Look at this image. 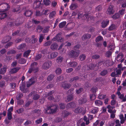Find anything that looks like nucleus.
I'll return each instance as SVG.
<instances>
[{"instance_id":"obj_18","label":"nucleus","mask_w":126,"mask_h":126,"mask_svg":"<svg viewBox=\"0 0 126 126\" xmlns=\"http://www.w3.org/2000/svg\"><path fill=\"white\" fill-rule=\"evenodd\" d=\"M62 87L64 89L69 88L71 86V85L70 83H66L64 82H62L61 84Z\"/></svg>"},{"instance_id":"obj_28","label":"nucleus","mask_w":126,"mask_h":126,"mask_svg":"<svg viewBox=\"0 0 126 126\" xmlns=\"http://www.w3.org/2000/svg\"><path fill=\"white\" fill-rule=\"evenodd\" d=\"M87 101V99L86 98L80 99L79 100V104H82L85 103Z\"/></svg>"},{"instance_id":"obj_37","label":"nucleus","mask_w":126,"mask_h":126,"mask_svg":"<svg viewBox=\"0 0 126 126\" xmlns=\"http://www.w3.org/2000/svg\"><path fill=\"white\" fill-rule=\"evenodd\" d=\"M54 77L55 76L54 75L51 74L48 76L47 78V80L48 81H51L54 78Z\"/></svg>"},{"instance_id":"obj_3","label":"nucleus","mask_w":126,"mask_h":126,"mask_svg":"<svg viewBox=\"0 0 126 126\" xmlns=\"http://www.w3.org/2000/svg\"><path fill=\"white\" fill-rule=\"evenodd\" d=\"M80 52L79 50H71L69 53V56L70 58H75L79 56Z\"/></svg>"},{"instance_id":"obj_30","label":"nucleus","mask_w":126,"mask_h":126,"mask_svg":"<svg viewBox=\"0 0 126 126\" xmlns=\"http://www.w3.org/2000/svg\"><path fill=\"white\" fill-rule=\"evenodd\" d=\"M31 50L30 49H28L25 51L23 54V56L27 58L29 55Z\"/></svg>"},{"instance_id":"obj_7","label":"nucleus","mask_w":126,"mask_h":126,"mask_svg":"<svg viewBox=\"0 0 126 126\" xmlns=\"http://www.w3.org/2000/svg\"><path fill=\"white\" fill-rule=\"evenodd\" d=\"M41 1H42V0H36L33 3V8L36 9L39 8L41 4Z\"/></svg>"},{"instance_id":"obj_27","label":"nucleus","mask_w":126,"mask_h":126,"mask_svg":"<svg viewBox=\"0 0 126 126\" xmlns=\"http://www.w3.org/2000/svg\"><path fill=\"white\" fill-rule=\"evenodd\" d=\"M79 78V77L76 76L74 77L73 78H70L69 80V82L70 83L72 82L73 81L76 82L78 80Z\"/></svg>"},{"instance_id":"obj_24","label":"nucleus","mask_w":126,"mask_h":126,"mask_svg":"<svg viewBox=\"0 0 126 126\" xmlns=\"http://www.w3.org/2000/svg\"><path fill=\"white\" fill-rule=\"evenodd\" d=\"M84 108L81 107H78L75 110L74 112L76 113H79L83 110Z\"/></svg>"},{"instance_id":"obj_29","label":"nucleus","mask_w":126,"mask_h":126,"mask_svg":"<svg viewBox=\"0 0 126 126\" xmlns=\"http://www.w3.org/2000/svg\"><path fill=\"white\" fill-rule=\"evenodd\" d=\"M94 103L95 105L98 106H101L103 103L102 101L99 100H96Z\"/></svg>"},{"instance_id":"obj_2","label":"nucleus","mask_w":126,"mask_h":126,"mask_svg":"<svg viewBox=\"0 0 126 126\" xmlns=\"http://www.w3.org/2000/svg\"><path fill=\"white\" fill-rule=\"evenodd\" d=\"M37 65L38 63L36 62H34L32 63L28 72L29 74H31L33 72L34 73L37 72L38 71V68L37 66Z\"/></svg>"},{"instance_id":"obj_33","label":"nucleus","mask_w":126,"mask_h":126,"mask_svg":"<svg viewBox=\"0 0 126 126\" xmlns=\"http://www.w3.org/2000/svg\"><path fill=\"white\" fill-rule=\"evenodd\" d=\"M120 17V15L119 13H115L112 16V17L113 19L116 20L118 19Z\"/></svg>"},{"instance_id":"obj_61","label":"nucleus","mask_w":126,"mask_h":126,"mask_svg":"<svg viewBox=\"0 0 126 126\" xmlns=\"http://www.w3.org/2000/svg\"><path fill=\"white\" fill-rule=\"evenodd\" d=\"M42 15V13L40 11H36V16H40Z\"/></svg>"},{"instance_id":"obj_63","label":"nucleus","mask_w":126,"mask_h":126,"mask_svg":"<svg viewBox=\"0 0 126 126\" xmlns=\"http://www.w3.org/2000/svg\"><path fill=\"white\" fill-rule=\"evenodd\" d=\"M42 121V119L41 118H40L39 119L35 121V123L37 124H38L41 123Z\"/></svg>"},{"instance_id":"obj_57","label":"nucleus","mask_w":126,"mask_h":126,"mask_svg":"<svg viewBox=\"0 0 126 126\" xmlns=\"http://www.w3.org/2000/svg\"><path fill=\"white\" fill-rule=\"evenodd\" d=\"M5 82L4 81H1L0 82V87L3 88L5 86Z\"/></svg>"},{"instance_id":"obj_52","label":"nucleus","mask_w":126,"mask_h":126,"mask_svg":"<svg viewBox=\"0 0 126 126\" xmlns=\"http://www.w3.org/2000/svg\"><path fill=\"white\" fill-rule=\"evenodd\" d=\"M125 9H121L119 11L118 13H119L120 15H123L125 14Z\"/></svg>"},{"instance_id":"obj_51","label":"nucleus","mask_w":126,"mask_h":126,"mask_svg":"<svg viewBox=\"0 0 126 126\" xmlns=\"http://www.w3.org/2000/svg\"><path fill=\"white\" fill-rule=\"evenodd\" d=\"M100 57V56L96 54H95L93 55L92 56V59L95 60H97Z\"/></svg>"},{"instance_id":"obj_56","label":"nucleus","mask_w":126,"mask_h":126,"mask_svg":"<svg viewBox=\"0 0 126 126\" xmlns=\"http://www.w3.org/2000/svg\"><path fill=\"white\" fill-rule=\"evenodd\" d=\"M32 123V121H31L27 120L24 123V125L25 126H27Z\"/></svg>"},{"instance_id":"obj_60","label":"nucleus","mask_w":126,"mask_h":126,"mask_svg":"<svg viewBox=\"0 0 126 126\" xmlns=\"http://www.w3.org/2000/svg\"><path fill=\"white\" fill-rule=\"evenodd\" d=\"M63 114L64 115V117H65L70 114L71 113L70 112H68L67 111H64Z\"/></svg>"},{"instance_id":"obj_31","label":"nucleus","mask_w":126,"mask_h":126,"mask_svg":"<svg viewBox=\"0 0 126 126\" xmlns=\"http://www.w3.org/2000/svg\"><path fill=\"white\" fill-rule=\"evenodd\" d=\"M7 69L5 67L0 69V74H4L6 72Z\"/></svg>"},{"instance_id":"obj_8","label":"nucleus","mask_w":126,"mask_h":126,"mask_svg":"<svg viewBox=\"0 0 126 126\" xmlns=\"http://www.w3.org/2000/svg\"><path fill=\"white\" fill-rule=\"evenodd\" d=\"M23 22L22 18L20 17L17 18L15 21V26H19L22 24Z\"/></svg>"},{"instance_id":"obj_55","label":"nucleus","mask_w":126,"mask_h":126,"mask_svg":"<svg viewBox=\"0 0 126 126\" xmlns=\"http://www.w3.org/2000/svg\"><path fill=\"white\" fill-rule=\"evenodd\" d=\"M62 71V69L61 68H58L56 70V73L57 74H60L61 73Z\"/></svg>"},{"instance_id":"obj_41","label":"nucleus","mask_w":126,"mask_h":126,"mask_svg":"<svg viewBox=\"0 0 126 126\" xmlns=\"http://www.w3.org/2000/svg\"><path fill=\"white\" fill-rule=\"evenodd\" d=\"M86 58V56L84 54H83L80 55L79 58L81 61H83Z\"/></svg>"},{"instance_id":"obj_20","label":"nucleus","mask_w":126,"mask_h":126,"mask_svg":"<svg viewBox=\"0 0 126 126\" xmlns=\"http://www.w3.org/2000/svg\"><path fill=\"white\" fill-rule=\"evenodd\" d=\"M32 12L28 10H26L24 13V15L26 16L29 17L32 14Z\"/></svg>"},{"instance_id":"obj_10","label":"nucleus","mask_w":126,"mask_h":126,"mask_svg":"<svg viewBox=\"0 0 126 126\" xmlns=\"http://www.w3.org/2000/svg\"><path fill=\"white\" fill-rule=\"evenodd\" d=\"M78 64V63L75 61L70 62L68 64V66L70 67H75Z\"/></svg>"},{"instance_id":"obj_11","label":"nucleus","mask_w":126,"mask_h":126,"mask_svg":"<svg viewBox=\"0 0 126 126\" xmlns=\"http://www.w3.org/2000/svg\"><path fill=\"white\" fill-rule=\"evenodd\" d=\"M113 6L110 5L109 6L107 10L108 13L109 15L112 14L114 13V11L113 9Z\"/></svg>"},{"instance_id":"obj_53","label":"nucleus","mask_w":126,"mask_h":126,"mask_svg":"<svg viewBox=\"0 0 126 126\" xmlns=\"http://www.w3.org/2000/svg\"><path fill=\"white\" fill-rule=\"evenodd\" d=\"M20 7L17 6V7L16 8H14L13 9L12 11L14 12H18L20 9Z\"/></svg>"},{"instance_id":"obj_35","label":"nucleus","mask_w":126,"mask_h":126,"mask_svg":"<svg viewBox=\"0 0 126 126\" xmlns=\"http://www.w3.org/2000/svg\"><path fill=\"white\" fill-rule=\"evenodd\" d=\"M43 2L44 5L47 6H49L51 3V1L49 0H43Z\"/></svg>"},{"instance_id":"obj_12","label":"nucleus","mask_w":126,"mask_h":126,"mask_svg":"<svg viewBox=\"0 0 126 126\" xmlns=\"http://www.w3.org/2000/svg\"><path fill=\"white\" fill-rule=\"evenodd\" d=\"M35 82V81L34 80V79L33 78H32L29 79V80L28 83L26 85V86L27 87H29L31 86Z\"/></svg>"},{"instance_id":"obj_59","label":"nucleus","mask_w":126,"mask_h":126,"mask_svg":"<svg viewBox=\"0 0 126 126\" xmlns=\"http://www.w3.org/2000/svg\"><path fill=\"white\" fill-rule=\"evenodd\" d=\"M102 8V6L100 5H99L96 7L95 11H100L101 10Z\"/></svg>"},{"instance_id":"obj_19","label":"nucleus","mask_w":126,"mask_h":126,"mask_svg":"<svg viewBox=\"0 0 126 126\" xmlns=\"http://www.w3.org/2000/svg\"><path fill=\"white\" fill-rule=\"evenodd\" d=\"M76 106V104L74 102H72L68 103L67 105L66 108H73Z\"/></svg>"},{"instance_id":"obj_54","label":"nucleus","mask_w":126,"mask_h":126,"mask_svg":"<svg viewBox=\"0 0 126 126\" xmlns=\"http://www.w3.org/2000/svg\"><path fill=\"white\" fill-rule=\"evenodd\" d=\"M106 96V94H100L98 96V97L99 99H102L105 98Z\"/></svg>"},{"instance_id":"obj_26","label":"nucleus","mask_w":126,"mask_h":126,"mask_svg":"<svg viewBox=\"0 0 126 126\" xmlns=\"http://www.w3.org/2000/svg\"><path fill=\"white\" fill-rule=\"evenodd\" d=\"M98 108L97 107L92 108L89 111V113L93 114L96 113L98 111Z\"/></svg>"},{"instance_id":"obj_58","label":"nucleus","mask_w":126,"mask_h":126,"mask_svg":"<svg viewBox=\"0 0 126 126\" xmlns=\"http://www.w3.org/2000/svg\"><path fill=\"white\" fill-rule=\"evenodd\" d=\"M32 22L33 23L35 24H38L40 23V21L34 19H32Z\"/></svg>"},{"instance_id":"obj_23","label":"nucleus","mask_w":126,"mask_h":126,"mask_svg":"<svg viewBox=\"0 0 126 126\" xmlns=\"http://www.w3.org/2000/svg\"><path fill=\"white\" fill-rule=\"evenodd\" d=\"M78 7V4L75 3H72L69 7L70 9L71 10H74Z\"/></svg>"},{"instance_id":"obj_44","label":"nucleus","mask_w":126,"mask_h":126,"mask_svg":"<svg viewBox=\"0 0 126 126\" xmlns=\"http://www.w3.org/2000/svg\"><path fill=\"white\" fill-rule=\"evenodd\" d=\"M7 16L6 14L5 13H2L0 14V19H4Z\"/></svg>"},{"instance_id":"obj_17","label":"nucleus","mask_w":126,"mask_h":126,"mask_svg":"<svg viewBox=\"0 0 126 126\" xmlns=\"http://www.w3.org/2000/svg\"><path fill=\"white\" fill-rule=\"evenodd\" d=\"M118 3L121 4V7L122 8L126 7V0H119L117 1Z\"/></svg>"},{"instance_id":"obj_13","label":"nucleus","mask_w":126,"mask_h":126,"mask_svg":"<svg viewBox=\"0 0 126 126\" xmlns=\"http://www.w3.org/2000/svg\"><path fill=\"white\" fill-rule=\"evenodd\" d=\"M36 92L35 91L31 92L30 93L31 95H33V99L34 100H37L39 99L40 97V96L37 94H35Z\"/></svg>"},{"instance_id":"obj_42","label":"nucleus","mask_w":126,"mask_h":126,"mask_svg":"<svg viewBox=\"0 0 126 126\" xmlns=\"http://www.w3.org/2000/svg\"><path fill=\"white\" fill-rule=\"evenodd\" d=\"M124 56V54L122 53L121 52L117 56V59L118 60H120Z\"/></svg>"},{"instance_id":"obj_64","label":"nucleus","mask_w":126,"mask_h":126,"mask_svg":"<svg viewBox=\"0 0 126 126\" xmlns=\"http://www.w3.org/2000/svg\"><path fill=\"white\" fill-rule=\"evenodd\" d=\"M13 44V43L12 42H9L5 46V48H7L9 47H10Z\"/></svg>"},{"instance_id":"obj_34","label":"nucleus","mask_w":126,"mask_h":126,"mask_svg":"<svg viewBox=\"0 0 126 126\" xmlns=\"http://www.w3.org/2000/svg\"><path fill=\"white\" fill-rule=\"evenodd\" d=\"M66 24V22L65 21H63L60 23L59 25V27L62 28L64 27Z\"/></svg>"},{"instance_id":"obj_45","label":"nucleus","mask_w":126,"mask_h":126,"mask_svg":"<svg viewBox=\"0 0 126 126\" xmlns=\"http://www.w3.org/2000/svg\"><path fill=\"white\" fill-rule=\"evenodd\" d=\"M116 26L115 25L113 24H112L109 27L108 30L109 31H112L115 28Z\"/></svg>"},{"instance_id":"obj_46","label":"nucleus","mask_w":126,"mask_h":126,"mask_svg":"<svg viewBox=\"0 0 126 126\" xmlns=\"http://www.w3.org/2000/svg\"><path fill=\"white\" fill-rule=\"evenodd\" d=\"M16 52V51L15 50L13 49H11L9 50L7 52V54L8 55L10 54H15Z\"/></svg>"},{"instance_id":"obj_32","label":"nucleus","mask_w":126,"mask_h":126,"mask_svg":"<svg viewBox=\"0 0 126 126\" xmlns=\"http://www.w3.org/2000/svg\"><path fill=\"white\" fill-rule=\"evenodd\" d=\"M64 59L63 57L62 56H60L57 58L56 61L58 63H61Z\"/></svg>"},{"instance_id":"obj_5","label":"nucleus","mask_w":126,"mask_h":126,"mask_svg":"<svg viewBox=\"0 0 126 126\" xmlns=\"http://www.w3.org/2000/svg\"><path fill=\"white\" fill-rule=\"evenodd\" d=\"M10 7L9 5L7 3H4L0 4V8L3 11L8 10Z\"/></svg>"},{"instance_id":"obj_22","label":"nucleus","mask_w":126,"mask_h":126,"mask_svg":"<svg viewBox=\"0 0 126 126\" xmlns=\"http://www.w3.org/2000/svg\"><path fill=\"white\" fill-rule=\"evenodd\" d=\"M11 37L9 36H6L2 40V43H7L11 40Z\"/></svg>"},{"instance_id":"obj_15","label":"nucleus","mask_w":126,"mask_h":126,"mask_svg":"<svg viewBox=\"0 0 126 126\" xmlns=\"http://www.w3.org/2000/svg\"><path fill=\"white\" fill-rule=\"evenodd\" d=\"M48 98V99L50 100H54V101L58 102L60 100V96H58L57 97H55V99L52 96H49Z\"/></svg>"},{"instance_id":"obj_36","label":"nucleus","mask_w":126,"mask_h":126,"mask_svg":"<svg viewBox=\"0 0 126 126\" xmlns=\"http://www.w3.org/2000/svg\"><path fill=\"white\" fill-rule=\"evenodd\" d=\"M26 46V44L25 43L21 44L19 45L17 47V49H23L25 48Z\"/></svg>"},{"instance_id":"obj_50","label":"nucleus","mask_w":126,"mask_h":126,"mask_svg":"<svg viewBox=\"0 0 126 126\" xmlns=\"http://www.w3.org/2000/svg\"><path fill=\"white\" fill-rule=\"evenodd\" d=\"M105 62V60L103 59L102 60L100 61L98 63V66L97 67H98V66H100L103 64H104Z\"/></svg>"},{"instance_id":"obj_62","label":"nucleus","mask_w":126,"mask_h":126,"mask_svg":"<svg viewBox=\"0 0 126 126\" xmlns=\"http://www.w3.org/2000/svg\"><path fill=\"white\" fill-rule=\"evenodd\" d=\"M42 28L40 26H38L36 28L37 31L38 32H40L42 31Z\"/></svg>"},{"instance_id":"obj_21","label":"nucleus","mask_w":126,"mask_h":126,"mask_svg":"<svg viewBox=\"0 0 126 126\" xmlns=\"http://www.w3.org/2000/svg\"><path fill=\"white\" fill-rule=\"evenodd\" d=\"M58 55V53L56 52H53L51 53L48 56L49 58L51 59L56 58Z\"/></svg>"},{"instance_id":"obj_40","label":"nucleus","mask_w":126,"mask_h":126,"mask_svg":"<svg viewBox=\"0 0 126 126\" xmlns=\"http://www.w3.org/2000/svg\"><path fill=\"white\" fill-rule=\"evenodd\" d=\"M108 73V71L107 70H104L101 71L100 74L102 76H104L106 75Z\"/></svg>"},{"instance_id":"obj_47","label":"nucleus","mask_w":126,"mask_h":126,"mask_svg":"<svg viewBox=\"0 0 126 126\" xmlns=\"http://www.w3.org/2000/svg\"><path fill=\"white\" fill-rule=\"evenodd\" d=\"M83 90V89L82 88H80L78 89H76V92L77 94L81 93Z\"/></svg>"},{"instance_id":"obj_6","label":"nucleus","mask_w":126,"mask_h":126,"mask_svg":"<svg viewBox=\"0 0 126 126\" xmlns=\"http://www.w3.org/2000/svg\"><path fill=\"white\" fill-rule=\"evenodd\" d=\"M90 70H93L96 71L98 70V67H97V65L96 64L91 63L88 66Z\"/></svg>"},{"instance_id":"obj_1","label":"nucleus","mask_w":126,"mask_h":126,"mask_svg":"<svg viewBox=\"0 0 126 126\" xmlns=\"http://www.w3.org/2000/svg\"><path fill=\"white\" fill-rule=\"evenodd\" d=\"M58 109V106L57 105L47 106L45 110L46 114H52L56 112Z\"/></svg>"},{"instance_id":"obj_25","label":"nucleus","mask_w":126,"mask_h":126,"mask_svg":"<svg viewBox=\"0 0 126 126\" xmlns=\"http://www.w3.org/2000/svg\"><path fill=\"white\" fill-rule=\"evenodd\" d=\"M58 45L56 43L52 44L50 46L51 49L53 50L56 49L58 47Z\"/></svg>"},{"instance_id":"obj_48","label":"nucleus","mask_w":126,"mask_h":126,"mask_svg":"<svg viewBox=\"0 0 126 126\" xmlns=\"http://www.w3.org/2000/svg\"><path fill=\"white\" fill-rule=\"evenodd\" d=\"M24 111V109L23 108H21L16 110V112L18 114H20L22 113Z\"/></svg>"},{"instance_id":"obj_39","label":"nucleus","mask_w":126,"mask_h":126,"mask_svg":"<svg viewBox=\"0 0 126 126\" xmlns=\"http://www.w3.org/2000/svg\"><path fill=\"white\" fill-rule=\"evenodd\" d=\"M103 39V38L102 36H98L96 38L95 41L96 43H98Z\"/></svg>"},{"instance_id":"obj_49","label":"nucleus","mask_w":126,"mask_h":126,"mask_svg":"<svg viewBox=\"0 0 126 126\" xmlns=\"http://www.w3.org/2000/svg\"><path fill=\"white\" fill-rule=\"evenodd\" d=\"M73 98V95L72 94L68 95L67 97L66 101L67 102L70 101Z\"/></svg>"},{"instance_id":"obj_9","label":"nucleus","mask_w":126,"mask_h":126,"mask_svg":"<svg viewBox=\"0 0 126 126\" xmlns=\"http://www.w3.org/2000/svg\"><path fill=\"white\" fill-rule=\"evenodd\" d=\"M109 21L108 19L103 20L101 23V26L102 28H105L109 24Z\"/></svg>"},{"instance_id":"obj_16","label":"nucleus","mask_w":126,"mask_h":126,"mask_svg":"<svg viewBox=\"0 0 126 126\" xmlns=\"http://www.w3.org/2000/svg\"><path fill=\"white\" fill-rule=\"evenodd\" d=\"M55 38L58 42H62L63 40V38L61 37V34L60 33H58L56 35L55 37Z\"/></svg>"},{"instance_id":"obj_14","label":"nucleus","mask_w":126,"mask_h":126,"mask_svg":"<svg viewBox=\"0 0 126 126\" xmlns=\"http://www.w3.org/2000/svg\"><path fill=\"white\" fill-rule=\"evenodd\" d=\"M20 69L19 67H17L12 68L11 70L10 73L11 74H15L17 73Z\"/></svg>"},{"instance_id":"obj_4","label":"nucleus","mask_w":126,"mask_h":126,"mask_svg":"<svg viewBox=\"0 0 126 126\" xmlns=\"http://www.w3.org/2000/svg\"><path fill=\"white\" fill-rule=\"evenodd\" d=\"M52 63L51 61H47L45 62L42 65V68L45 69H47L52 65Z\"/></svg>"},{"instance_id":"obj_38","label":"nucleus","mask_w":126,"mask_h":126,"mask_svg":"<svg viewBox=\"0 0 126 126\" xmlns=\"http://www.w3.org/2000/svg\"><path fill=\"white\" fill-rule=\"evenodd\" d=\"M26 60L23 58H21L18 61L19 63L21 64H24L26 63Z\"/></svg>"},{"instance_id":"obj_43","label":"nucleus","mask_w":126,"mask_h":126,"mask_svg":"<svg viewBox=\"0 0 126 126\" xmlns=\"http://www.w3.org/2000/svg\"><path fill=\"white\" fill-rule=\"evenodd\" d=\"M55 12L53 11L50 13L49 15V17L50 19H52L54 16L56 14Z\"/></svg>"}]
</instances>
